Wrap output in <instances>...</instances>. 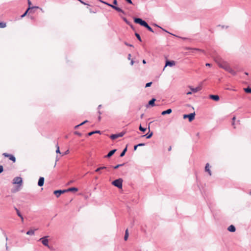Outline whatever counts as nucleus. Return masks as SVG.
I'll list each match as a JSON object with an SVG mask.
<instances>
[{
  "mask_svg": "<svg viewBox=\"0 0 251 251\" xmlns=\"http://www.w3.org/2000/svg\"><path fill=\"white\" fill-rule=\"evenodd\" d=\"M123 179L119 178L112 182V184L118 188H122L123 186Z\"/></svg>",
  "mask_w": 251,
  "mask_h": 251,
  "instance_id": "obj_1",
  "label": "nucleus"
},
{
  "mask_svg": "<svg viewBox=\"0 0 251 251\" xmlns=\"http://www.w3.org/2000/svg\"><path fill=\"white\" fill-rule=\"evenodd\" d=\"M134 21L135 23L140 24L141 25L145 27L146 28L149 25L146 21L143 20L141 18H135L134 19Z\"/></svg>",
  "mask_w": 251,
  "mask_h": 251,
  "instance_id": "obj_2",
  "label": "nucleus"
},
{
  "mask_svg": "<svg viewBox=\"0 0 251 251\" xmlns=\"http://www.w3.org/2000/svg\"><path fill=\"white\" fill-rule=\"evenodd\" d=\"M100 1L103 3H104L106 5H107L108 6L112 7V8H113L114 9L116 10V11H117L118 12H122V13L124 14L125 12L124 11L120 8L117 7V6H116L115 5H113L112 4H109L106 2H105L103 0H100Z\"/></svg>",
  "mask_w": 251,
  "mask_h": 251,
  "instance_id": "obj_3",
  "label": "nucleus"
},
{
  "mask_svg": "<svg viewBox=\"0 0 251 251\" xmlns=\"http://www.w3.org/2000/svg\"><path fill=\"white\" fill-rule=\"evenodd\" d=\"M218 65L220 67L224 69L226 71H227L229 68L230 67L228 64L225 61H223L222 62L218 63Z\"/></svg>",
  "mask_w": 251,
  "mask_h": 251,
  "instance_id": "obj_4",
  "label": "nucleus"
},
{
  "mask_svg": "<svg viewBox=\"0 0 251 251\" xmlns=\"http://www.w3.org/2000/svg\"><path fill=\"white\" fill-rule=\"evenodd\" d=\"M49 236H44L42 238H41L39 239V241H40L46 247H47L48 248L50 249V246L49 245V240L48 239V238Z\"/></svg>",
  "mask_w": 251,
  "mask_h": 251,
  "instance_id": "obj_5",
  "label": "nucleus"
},
{
  "mask_svg": "<svg viewBox=\"0 0 251 251\" xmlns=\"http://www.w3.org/2000/svg\"><path fill=\"white\" fill-rule=\"evenodd\" d=\"M195 113L194 112V113H190L189 114H185L183 115V118L184 119H186V118H188L189 119V122H191L192 121L194 118H195Z\"/></svg>",
  "mask_w": 251,
  "mask_h": 251,
  "instance_id": "obj_6",
  "label": "nucleus"
},
{
  "mask_svg": "<svg viewBox=\"0 0 251 251\" xmlns=\"http://www.w3.org/2000/svg\"><path fill=\"white\" fill-rule=\"evenodd\" d=\"M125 134V133L124 132H121L118 134H112L110 136V138L112 140H115L119 137H121L124 136Z\"/></svg>",
  "mask_w": 251,
  "mask_h": 251,
  "instance_id": "obj_7",
  "label": "nucleus"
},
{
  "mask_svg": "<svg viewBox=\"0 0 251 251\" xmlns=\"http://www.w3.org/2000/svg\"><path fill=\"white\" fill-rule=\"evenodd\" d=\"M66 192V190H55L54 191L53 193L56 195V196L58 198L60 196V195L62 194H63L64 193Z\"/></svg>",
  "mask_w": 251,
  "mask_h": 251,
  "instance_id": "obj_8",
  "label": "nucleus"
},
{
  "mask_svg": "<svg viewBox=\"0 0 251 251\" xmlns=\"http://www.w3.org/2000/svg\"><path fill=\"white\" fill-rule=\"evenodd\" d=\"M176 64L175 61H166L165 66L163 69V70L165 69V67L167 66H170L172 67L173 66H175Z\"/></svg>",
  "mask_w": 251,
  "mask_h": 251,
  "instance_id": "obj_9",
  "label": "nucleus"
},
{
  "mask_svg": "<svg viewBox=\"0 0 251 251\" xmlns=\"http://www.w3.org/2000/svg\"><path fill=\"white\" fill-rule=\"evenodd\" d=\"M33 8H36V9H38L39 8V7L38 6H32V7H28V8H27V9L25 11V12L21 16V18H23L24 17H25L28 11L30 10V9H32Z\"/></svg>",
  "mask_w": 251,
  "mask_h": 251,
  "instance_id": "obj_10",
  "label": "nucleus"
},
{
  "mask_svg": "<svg viewBox=\"0 0 251 251\" xmlns=\"http://www.w3.org/2000/svg\"><path fill=\"white\" fill-rule=\"evenodd\" d=\"M205 171L208 172L209 176H211L212 174H211V170L210 169L209 163H206L205 167Z\"/></svg>",
  "mask_w": 251,
  "mask_h": 251,
  "instance_id": "obj_11",
  "label": "nucleus"
},
{
  "mask_svg": "<svg viewBox=\"0 0 251 251\" xmlns=\"http://www.w3.org/2000/svg\"><path fill=\"white\" fill-rule=\"evenodd\" d=\"M44 183V178L43 177H40L39 179L38 185L39 186H42Z\"/></svg>",
  "mask_w": 251,
  "mask_h": 251,
  "instance_id": "obj_12",
  "label": "nucleus"
},
{
  "mask_svg": "<svg viewBox=\"0 0 251 251\" xmlns=\"http://www.w3.org/2000/svg\"><path fill=\"white\" fill-rule=\"evenodd\" d=\"M209 98L215 101H218L219 100V97L218 95H210Z\"/></svg>",
  "mask_w": 251,
  "mask_h": 251,
  "instance_id": "obj_13",
  "label": "nucleus"
},
{
  "mask_svg": "<svg viewBox=\"0 0 251 251\" xmlns=\"http://www.w3.org/2000/svg\"><path fill=\"white\" fill-rule=\"evenodd\" d=\"M189 88H190V89L192 91V92H193V93H196V92L200 91L201 89L200 87H197L196 88H192L191 86H189Z\"/></svg>",
  "mask_w": 251,
  "mask_h": 251,
  "instance_id": "obj_14",
  "label": "nucleus"
},
{
  "mask_svg": "<svg viewBox=\"0 0 251 251\" xmlns=\"http://www.w3.org/2000/svg\"><path fill=\"white\" fill-rule=\"evenodd\" d=\"M227 230L230 232H233L235 231L236 228L233 225H230L228 227Z\"/></svg>",
  "mask_w": 251,
  "mask_h": 251,
  "instance_id": "obj_15",
  "label": "nucleus"
},
{
  "mask_svg": "<svg viewBox=\"0 0 251 251\" xmlns=\"http://www.w3.org/2000/svg\"><path fill=\"white\" fill-rule=\"evenodd\" d=\"M17 215L21 218L22 223L24 224V218L21 213L17 209Z\"/></svg>",
  "mask_w": 251,
  "mask_h": 251,
  "instance_id": "obj_16",
  "label": "nucleus"
},
{
  "mask_svg": "<svg viewBox=\"0 0 251 251\" xmlns=\"http://www.w3.org/2000/svg\"><path fill=\"white\" fill-rule=\"evenodd\" d=\"M116 151V149L111 150L105 156V157H111Z\"/></svg>",
  "mask_w": 251,
  "mask_h": 251,
  "instance_id": "obj_17",
  "label": "nucleus"
},
{
  "mask_svg": "<svg viewBox=\"0 0 251 251\" xmlns=\"http://www.w3.org/2000/svg\"><path fill=\"white\" fill-rule=\"evenodd\" d=\"M172 112V110L171 109H168L167 110L163 111V112H162L161 114L162 115H165L166 114H169L171 113Z\"/></svg>",
  "mask_w": 251,
  "mask_h": 251,
  "instance_id": "obj_18",
  "label": "nucleus"
},
{
  "mask_svg": "<svg viewBox=\"0 0 251 251\" xmlns=\"http://www.w3.org/2000/svg\"><path fill=\"white\" fill-rule=\"evenodd\" d=\"M66 192H71V191H75V192H76L78 191V189L77 188H75V187H72V188H70L68 189H66Z\"/></svg>",
  "mask_w": 251,
  "mask_h": 251,
  "instance_id": "obj_19",
  "label": "nucleus"
},
{
  "mask_svg": "<svg viewBox=\"0 0 251 251\" xmlns=\"http://www.w3.org/2000/svg\"><path fill=\"white\" fill-rule=\"evenodd\" d=\"M37 230V229H36L35 230L30 229L26 232V234L29 235H34L35 230Z\"/></svg>",
  "mask_w": 251,
  "mask_h": 251,
  "instance_id": "obj_20",
  "label": "nucleus"
},
{
  "mask_svg": "<svg viewBox=\"0 0 251 251\" xmlns=\"http://www.w3.org/2000/svg\"><path fill=\"white\" fill-rule=\"evenodd\" d=\"M128 236H129L128 231V229H126L125 231V235L124 236V240L125 241H126L128 239Z\"/></svg>",
  "mask_w": 251,
  "mask_h": 251,
  "instance_id": "obj_21",
  "label": "nucleus"
},
{
  "mask_svg": "<svg viewBox=\"0 0 251 251\" xmlns=\"http://www.w3.org/2000/svg\"><path fill=\"white\" fill-rule=\"evenodd\" d=\"M22 183V179L21 177H17V185H21Z\"/></svg>",
  "mask_w": 251,
  "mask_h": 251,
  "instance_id": "obj_22",
  "label": "nucleus"
},
{
  "mask_svg": "<svg viewBox=\"0 0 251 251\" xmlns=\"http://www.w3.org/2000/svg\"><path fill=\"white\" fill-rule=\"evenodd\" d=\"M100 133V130L93 131L88 133V136H91L95 133Z\"/></svg>",
  "mask_w": 251,
  "mask_h": 251,
  "instance_id": "obj_23",
  "label": "nucleus"
},
{
  "mask_svg": "<svg viewBox=\"0 0 251 251\" xmlns=\"http://www.w3.org/2000/svg\"><path fill=\"white\" fill-rule=\"evenodd\" d=\"M156 100L155 99H152L151 100H150L149 102V104L151 106H154V102Z\"/></svg>",
  "mask_w": 251,
  "mask_h": 251,
  "instance_id": "obj_24",
  "label": "nucleus"
},
{
  "mask_svg": "<svg viewBox=\"0 0 251 251\" xmlns=\"http://www.w3.org/2000/svg\"><path fill=\"white\" fill-rule=\"evenodd\" d=\"M153 133L151 132L150 133H147L146 135H144L143 136V137L146 136L147 139H149L151 138V137L152 136Z\"/></svg>",
  "mask_w": 251,
  "mask_h": 251,
  "instance_id": "obj_25",
  "label": "nucleus"
},
{
  "mask_svg": "<svg viewBox=\"0 0 251 251\" xmlns=\"http://www.w3.org/2000/svg\"><path fill=\"white\" fill-rule=\"evenodd\" d=\"M227 72L230 73L231 74H232L233 75H236V72L233 70H232V68H231V67L229 68V69H228Z\"/></svg>",
  "mask_w": 251,
  "mask_h": 251,
  "instance_id": "obj_26",
  "label": "nucleus"
},
{
  "mask_svg": "<svg viewBox=\"0 0 251 251\" xmlns=\"http://www.w3.org/2000/svg\"><path fill=\"white\" fill-rule=\"evenodd\" d=\"M126 151H127V147H126V148L124 149V150L123 151L121 152V153L120 154V157L124 156Z\"/></svg>",
  "mask_w": 251,
  "mask_h": 251,
  "instance_id": "obj_27",
  "label": "nucleus"
},
{
  "mask_svg": "<svg viewBox=\"0 0 251 251\" xmlns=\"http://www.w3.org/2000/svg\"><path fill=\"white\" fill-rule=\"evenodd\" d=\"M189 49L192 50V52H194V51H195V50H199V51H201L202 52H204V50L199 49H196V48H194V49L189 48Z\"/></svg>",
  "mask_w": 251,
  "mask_h": 251,
  "instance_id": "obj_28",
  "label": "nucleus"
},
{
  "mask_svg": "<svg viewBox=\"0 0 251 251\" xmlns=\"http://www.w3.org/2000/svg\"><path fill=\"white\" fill-rule=\"evenodd\" d=\"M244 91L248 93H251V88L249 87L244 88Z\"/></svg>",
  "mask_w": 251,
  "mask_h": 251,
  "instance_id": "obj_29",
  "label": "nucleus"
},
{
  "mask_svg": "<svg viewBox=\"0 0 251 251\" xmlns=\"http://www.w3.org/2000/svg\"><path fill=\"white\" fill-rule=\"evenodd\" d=\"M8 157L9 158L10 160H12L14 162H15L16 160L15 157L12 155L10 154L9 157Z\"/></svg>",
  "mask_w": 251,
  "mask_h": 251,
  "instance_id": "obj_30",
  "label": "nucleus"
},
{
  "mask_svg": "<svg viewBox=\"0 0 251 251\" xmlns=\"http://www.w3.org/2000/svg\"><path fill=\"white\" fill-rule=\"evenodd\" d=\"M6 26V24L3 22L0 23V28H4Z\"/></svg>",
  "mask_w": 251,
  "mask_h": 251,
  "instance_id": "obj_31",
  "label": "nucleus"
},
{
  "mask_svg": "<svg viewBox=\"0 0 251 251\" xmlns=\"http://www.w3.org/2000/svg\"><path fill=\"white\" fill-rule=\"evenodd\" d=\"M139 129L140 131H143V132H145L146 130V128H144V127H143L141 125H140L139 126Z\"/></svg>",
  "mask_w": 251,
  "mask_h": 251,
  "instance_id": "obj_32",
  "label": "nucleus"
},
{
  "mask_svg": "<svg viewBox=\"0 0 251 251\" xmlns=\"http://www.w3.org/2000/svg\"><path fill=\"white\" fill-rule=\"evenodd\" d=\"M56 152L57 153H60L61 154V152L60 151V150H59V147L58 145H56Z\"/></svg>",
  "mask_w": 251,
  "mask_h": 251,
  "instance_id": "obj_33",
  "label": "nucleus"
},
{
  "mask_svg": "<svg viewBox=\"0 0 251 251\" xmlns=\"http://www.w3.org/2000/svg\"><path fill=\"white\" fill-rule=\"evenodd\" d=\"M135 36H136V37L137 38V39L140 41L141 42L142 41V40H141V38L140 36V35L137 33H135Z\"/></svg>",
  "mask_w": 251,
  "mask_h": 251,
  "instance_id": "obj_34",
  "label": "nucleus"
},
{
  "mask_svg": "<svg viewBox=\"0 0 251 251\" xmlns=\"http://www.w3.org/2000/svg\"><path fill=\"white\" fill-rule=\"evenodd\" d=\"M124 165V163L121 164H118L115 166L114 167V169H118L119 167L121 166H123Z\"/></svg>",
  "mask_w": 251,
  "mask_h": 251,
  "instance_id": "obj_35",
  "label": "nucleus"
},
{
  "mask_svg": "<svg viewBox=\"0 0 251 251\" xmlns=\"http://www.w3.org/2000/svg\"><path fill=\"white\" fill-rule=\"evenodd\" d=\"M149 31H150L151 32H153V29H152V28L149 26V25L147 26V27H146Z\"/></svg>",
  "mask_w": 251,
  "mask_h": 251,
  "instance_id": "obj_36",
  "label": "nucleus"
},
{
  "mask_svg": "<svg viewBox=\"0 0 251 251\" xmlns=\"http://www.w3.org/2000/svg\"><path fill=\"white\" fill-rule=\"evenodd\" d=\"M152 84V82H148L147 83H146V87H149L150 86H151V85Z\"/></svg>",
  "mask_w": 251,
  "mask_h": 251,
  "instance_id": "obj_37",
  "label": "nucleus"
},
{
  "mask_svg": "<svg viewBox=\"0 0 251 251\" xmlns=\"http://www.w3.org/2000/svg\"><path fill=\"white\" fill-rule=\"evenodd\" d=\"M75 135H77L79 136H81V133H80V132H78V131H75V133H74Z\"/></svg>",
  "mask_w": 251,
  "mask_h": 251,
  "instance_id": "obj_38",
  "label": "nucleus"
},
{
  "mask_svg": "<svg viewBox=\"0 0 251 251\" xmlns=\"http://www.w3.org/2000/svg\"><path fill=\"white\" fill-rule=\"evenodd\" d=\"M3 170V168L2 166L0 165V173L2 172Z\"/></svg>",
  "mask_w": 251,
  "mask_h": 251,
  "instance_id": "obj_39",
  "label": "nucleus"
},
{
  "mask_svg": "<svg viewBox=\"0 0 251 251\" xmlns=\"http://www.w3.org/2000/svg\"><path fill=\"white\" fill-rule=\"evenodd\" d=\"M3 155L5 157H9L10 154L7 153H3Z\"/></svg>",
  "mask_w": 251,
  "mask_h": 251,
  "instance_id": "obj_40",
  "label": "nucleus"
},
{
  "mask_svg": "<svg viewBox=\"0 0 251 251\" xmlns=\"http://www.w3.org/2000/svg\"><path fill=\"white\" fill-rule=\"evenodd\" d=\"M145 144L144 143H140L139 144L137 145L138 147H141V146H145Z\"/></svg>",
  "mask_w": 251,
  "mask_h": 251,
  "instance_id": "obj_41",
  "label": "nucleus"
},
{
  "mask_svg": "<svg viewBox=\"0 0 251 251\" xmlns=\"http://www.w3.org/2000/svg\"><path fill=\"white\" fill-rule=\"evenodd\" d=\"M69 153V150H67L63 154V155H66V154H67Z\"/></svg>",
  "mask_w": 251,
  "mask_h": 251,
  "instance_id": "obj_42",
  "label": "nucleus"
},
{
  "mask_svg": "<svg viewBox=\"0 0 251 251\" xmlns=\"http://www.w3.org/2000/svg\"><path fill=\"white\" fill-rule=\"evenodd\" d=\"M87 122H88V121L86 120V121L83 122L82 123H81V124H80V125L82 126V125H84V124H86Z\"/></svg>",
  "mask_w": 251,
  "mask_h": 251,
  "instance_id": "obj_43",
  "label": "nucleus"
},
{
  "mask_svg": "<svg viewBox=\"0 0 251 251\" xmlns=\"http://www.w3.org/2000/svg\"><path fill=\"white\" fill-rule=\"evenodd\" d=\"M101 170V167H100V168H97V169L95 170V171H96V172H99V171H100V170Z\"/></svg>",
  "mask_w": 251,
  "mask_h": 251,
  "instance_id": "obj_44",
  "label": "nucleus"
},
{
  "mask_svg": "<svg viewBox=\"0 0 251 251\" xmlns=\"http://www.w3.org/2000/svg\"><path fill=\"white\" fill-rule=\"evenodd\" d=\"M125 0L129 4H132V2L131 0Z\"/></svg>",
  "mask_w": 251,
  "mask_h": 251,
  "instance_id": "obj_45",
  "label": "nucleus"
},
{
  "mask_svg": "<svg viewBox=\"0 0 251 251\" xmlns=\"http://www.w3.org/2000/svg\"><path fill=\"white\" fill-rule=\"evenodd\" d=\"M28 4L29 5V7H31L30 5H31V2L30 0H28Z\"/></svg>",
  "mask_w": 251,
  "mask_h": 251,
  "instance_id": "obj_46",
  "label": "nucleus"
},
{
  "mask_svg": "<svg viewBox=\"0 0 251 251\" xmlns=\"http://www.w3.org/2000/svg\"><path fill=\"white\" fill-rule=\"evenodd\" d=\"M113 4L114 5H117V0H113Z\"/></svg>",
  "mask_w": 251,
  "mask_h": 251,
  "instance_id": "obj_47",
  "label": "nucleus"
},
{
  "mask_svg": "<svg viewBox=\"0 0 251 251\" xmlns=\"http://www.w3.org/2000/svg\"><path fill=\"white\" fill-rule=\"evenodd\" d=\"M13 183L14 184H16V178H14L13 179Z\"/></svg>",
  "mask_w": 251,
  "mask_h": 251,
  "instance_id": "obj_48",
  "label": "nucleus"
},
{
  "mask_svg": "<svg viewBox=\"0 0 251 251\" xmlns=\"http://www.w3.org/2000/svg\"><path fill=\"white\" fill-rule=\"evenodd\" d=\"M205 65H206V66L210 67V66H211V65H211V64H210V63H206V64H205Z\"/></svg>",
  "mask_w": 251,
  "mask_h": 251,
  "instance_id": "obj_49",
  "label": "nucleus"
},
{
  "mask_svg": "<svg viewBox=\"0 0 251 251\" xmlns=\"http://www.w3.org/2000/svg\"><path fill=\"white\" fill-rule=\"evenodd\" d=\"M131 54H129L128 55V60H130V59H131Z\"/></svg>",
  "mask_w": 251,
  "mask_h": 251,
  "instance_id": "obj_50",
  "label": "nucleus"
},
{
  "mask_svg": "<svg viewBox=\"0 0 251 251\" xmlns=\"http://www.w3.org/2000/svg\"><path fill=\"white\" fill-rule=\"evenodd\" d=\"M81 126V125H80V124H79V125H77V126H75V129H77V128L79 126Z\"/></svg>",
  "mask_w": 251,
  "mask_h": 251,
  "instance_id": "obj_51",
  "label": "nucleus"
},
{
  "mask_svg": "<svg viewBox=\"0 0 251 251\" xmlns=\"http://www.w3.org/2000/svg\"><path fill=\"white\" fill-rule=\"evenodd\" d=\"M134 61L133 60H131V62H130V65H133L134 64Z\"/></svg>",
  "mask_w": 251,
  "mask_h": 251,
  "instance_id": "obj_52",
  "label": "nucleus"
},
{
  "mask_svg": "<svg viewBox=\"0 0 251 251\" xmlns=\"http://www.w3.org/2000/svg\"><path fill=\"white\" fill-rule=\"evenodd\" d=\"M192 91H190V92H187V93H186V94L188 95H191V94H192Z\"/></svg>",
  "mask_w": 251,
  "mask_h": 251,
  "instance_id": "obj_53",
  "label": "nucleus"
},
{
  "mask_svg": "<svg viewBox=\"0 0 251 251\" xmlns=\"http://www.w3.org/2000/svg\"><path fill=\"white\" fill-rule=\"evenodd\" d=\"M137 147H138L137 145H136V146H135L134 147V151L136 150V149H137Z\"/></svg>",
  "mask_w": 251,
  "mask_h": 251,
  "instance_id": "obj_54",
  "label": "nucleus"
},
{
  "mask_svg": "<svg viewBox=\"0 0 251 251\" xmlns=\"http://www.w3.org/2000/svg\"><path fill=\"white\" fill-rule=\"evenodd\" d=\"M125 44H126V46H130V47L132 46V45H130V44H127V43H125Z\"/></svg>",
  "mask_w": 251,
  "mask_h": 251,
  "instance_id": "obj_55",
  "label": "nucleus"
},
{
  "mask_svg": "<svg viewBox=\"0 0 251 251\" xmlns=\"http://www.w3.org/2000/svg\"><path fill=\"white\" fill-rule=\"evenodd\" d=\"M78 0L81 3L84 4H86L85 2L82 1L81 0Z\"/></svg>",
  "mask_w": 251,
  "mask_h": 251,
  "instance_id": "obj_56",
  "label": "nucleus"
},
{
  "mask_svg": "<svg viewBox=\"0 0 251 251\" xmlns=\"http://www.w3.org/2000/svg\"><path fill=\"white\" fill-rule=\"evenodd\" d=\"M101 170H102V169H106V167H105V166L101 167Z\"/></svg>",
  "mask_w": 251,
  "mask_h": 251,
  "instance_id": "obj_57",
  "label": "nucleus"
},
{
  "mask_svg": "<svg viewBox=\"0 0 251 251\" xmlns=\"http://www.w3.org/2000/svg\"><path fill=\"white\" fill-rule=\"evenodd\" d=\"M124 20H125V21L126 23L128 24V23L127 21L126 20V18H125V19H124Z\"/></svg>",
  "mask_w": 251,
  "mask_h": 251,
  "instance_id": "obj_58",
  "label": "nucleus"
},
{
  "mask_svg": "<svg viewBox=\"0 0 251 251\" xmlns=\"http://www.w3.org/2000/svg\"><path fill=\"white\" fill-rule=\"evenodd\" d=\"M143 63L144 64H146V61H145V60H143Z\"/></svg>",
  "mask_w": 251,
  "mask_h": 251,
  "instance_id": "obj_59",
  "label": "nucleus"
},
{
  "mask_svg": "<svg viewBox=\"0 0 251 251\" xmlns=\"http://www.w3.org/2000/svg\"><path fill=\"white\" fill-rule=\"evenodd\" d=\"M98 119H99V121H100V119H101V117H100V116H99V117H98Z\"/></svg>",
  "mask_w": 251,
  "mask_h": 251,
  "instance_id": "obj_60",
  "label": "nucleus"
},
{
  "mask_svg": "<svg viewBox=\"0 0 251 251\" xmlns=\"http://www.w3.org/2000/svg\"><path fill=\"white\" fill-rule=\"evenodd\" d=\"M101 107V105H99L98 106V109H100Z\"/></svg>",
  "mask_w": 251,
  "mask_h": 251,
  "instance_id": "obj_61",
  "label": "nucleus"
},
{
  "mask_svg": "<svg viewBox=\"0 0 251 251\" xmlns=\"http://www.w3.org/2000/svg\"><path fill=\"white\" fill-rule=\"evenodd\" d=\"M171 149H172V148H171V147H170L169 148V149H168V151H170L171 150Z\"/></svg>",
  "mask_w": 251,
  "mask_h": 251,
  "instance_id": "obj_62",
  "label": "nucleus"
},
{
  "mask_svg": "<svg viewBox=\"0 0 251 251\" xmlns=\"http://www.w3.org/2000/svg\"><path fill=\"white\" fill-rule=\"evenodd\" d=\"M235 120V117H233V118H232V120H233V121H234V120Z\"/></svg>",
  "mask_w": 251,
  "mask_h": 251,
  "instance_id": "obj_63",
  "label": "nucleus"
},
{
  "mask_svg": "<svg viewBox=\"0 0 251 251\" xmlns=\"http://www.w3.org/2000/svg\"><path fill=\"white\" fill-rule=\"evenodd\" d=\"M98 113H99L100 115L101 114V112L100 110L98 111Z\"/></svg>",
  "mask_w": 251,
  "mask_h": 251,
  "instance_id": "obj_64",
  "label": "nucleus"
}]
</instances>
